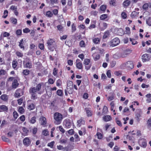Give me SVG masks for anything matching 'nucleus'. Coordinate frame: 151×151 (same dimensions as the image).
Listing matches in <instances>:
<instances>
[{
  "label": "nucleus",
  "instance_id": "nucleus-1",
  "mask_svg": "<svg viewBox=\"0 0 151 151\" xmlns=\"http://www.w3.org/2000/svg\"><path fill=\"white\" fill-rule=\"evenodd\" d=\"M41 84L40 83L38 84L36 87L31 88L29 90V92L31 94V98L32 99L35 100L37 98V95L36 93L41 89Z\"/></svg>",
  "mask_w": 151,
  "mask_h": 151
},
{
  "label": "nucleus",
  "instance_id": "nucleus-2",
  "mask_svg": "<svg viewBox=\"0 0 151 151\" xmlns=\"http://www.w3.org/2000/svg\"><path fill=\"white\" fill-rule=\"evenodd\" d=\"M54 119L55 120V123L57 124H60L63 119L62 114L58 113H56L54 114Z\"/></svg>",
  "mask_w": 151,
  "mask_h": 151
},
{
  "label": "nucleus",
  "instance_id": "nucleus-3",
  "mask_svg": "<svg viewBox=\"0 0 151 151\" xmlns=\"http://www.w3.org/2000/svg\"><path fill=\"white\" fill-rule=\"evenodd\" d=\"M47 43L48 49L52 51H53L55 46V42L54 40L52 39H50L48 40Z\"/></svg>",
  "mask_w": 151,
  "mask_h": 151
},
{
  "label": "nucleus",
  "instance_id": "nucleus-4",
  "mask_svg": "<svg viewBox=\"0 0 151 151\" xmlns=\"http://www.w3.org/2000/svg\"><path fill=\"white\" fill-rule=\"evenodd\" d=\"M23 64L25 68H31L32 67V62L29 58H26L25 60L24 61Z\"/></svg>",
  "mask_w": 151,
  "mask_h": 151
},
{
  "label": "nucleus",
  "instance_id": "nucleus-5",
  "mask_svg": "<svg viewBox=\"0 0 151 151\" xmlns=\"http://www.w3.org/2000/svg\"><path fill=\"white\" fill-rule=\"evenodd\" d=\"M120 41L118 38H115L112 40L110 42V46L114 47L117 45L119 43Z\"/></svg>",
  "mask_w": 151,
  "mask_h": 151
},
{
  "label": "nucleus",
  "instance_id": "nucleus-6",
  "mask_svg": "<svg viewBox=\"0 0 151 151\" xmlns=\"http://www.w3.org/2000/svg\"><path fill=\"white\" fill-rule=\"evenodd\" d=\"M150 56L149 54H144L142 56V61L145 62L147 61H149L150 60Z\"/></svg>",
  "mask_w": 151,
  "mask_h": 151
},
{
  "label": "nucleus",
  "instance_id": "nucleus-7",
  "mask_svg": "<svg viewBox=\"0 0 151 151\" xmlns=\"http://www.w3.org/2000/svg\"><path fill=\"white\" fill-rule=\"evenodd\" d=\"M64 124L67 128H70L71 126V123L70 120L68 119H67L64 121Z\"/></svg>",
  "mask_w": 151,
  "mask_h": 151
},
{
  "label": "nucleus",
  "instance_id": "nucleus-8",
  "mask_svg": "<svg viewBox=\"0 0 151 151\" xmlns=\"http://www.w3.org/2000/svg\"><path fill=\"white\" fill-rule=\"evenodd\" d=\"M23 143L24 145L28 146L31 143V141L28 137H26L23 140Z\"/></svg>",
  "mask_w": 151,
  "mask_h": 151
},
{
  "label": "nucleus",
  "instance_id": "nucleus-9",
  "mask_svg": "<svg viewBox=\"0 0 151 151\" xmlns=\"http://www.w3.org/2000/svg\"><path fill=\"white\" fill-rule=\"evenodd\" d=\"M130 51L129 50H126L124 51L121 53V57L122 58L126 57L130 53V52H128Z\"/></svg>",
  "mask_w": 151,
  "mask_h": 151
},
{
  "label": "nucleus",
  "instance_id": "nucleus-10",
  "mask_svg": "<svg viewBox=\"0 0 151 151\" xmlns=\"http://www.w3.org/2000/svg\"><path fill=\"white\" fill-rule=\"evenodd\" d=\"M40 123L42 125H44L46 124V119L45 117H42L40 119Z\"/></svg>",
  "mask_w": 151,
  "mask_h": 151
},
{
  "label": "nucleus",
  "instance_id": "nucleus-11",
  "mask_svg": "<svg viewBox=\"0 0 151 151\" xmlns=\"http://www.w3.org/2000/svg\"><path fill=\"white\" fill-rule=\"evenodd\" d=\"M19 85V83H18L17 80L14 79L13 81L12 85V87L13 88H16Z\"/></svg>",
  "mask_w": 151,
  "mask_h": 151
},
{
  "label": "nucleus",
  "instance_id": "nucleus-12",
  "mask_svg": "<svg viewBox=\"0 0 151 151\" xmlns=\"http://www.w3.org/2000/svg\"><path fill=\"white\" fill-rule=\"evenodd\" d=\"M126 65L127 67L131 69H132L134 67L133 63L131 61H128L127 62Z\"/></svg>",
  "mask_w": 151,
  "mask_h": 151
},
{
  "label": "nucleus",
  "instance_id": "nucleus-13",
  "mask_svg": "<svg viewBox=\"0 0 151 151\" xmlns=\"http://www.w3.org/2000/svg\"><path fill=\"white\" fill-rule=\"evenodd\" d=\"M103 120L106 122L110 121L111 119V116L108 115L105 116L103 117Z\"/></svg>",
  "mask_w": 151,
  "mask_h": 151
},
{
  "label": "nucleus",
  "instance_id": "nucleus-14",
  "mask_svg": "<svg viewBox=\"0 0 151 151\" xmlns=\"http://www.w3.org/2000/svg\"><path fill=\"white\" fill-rule=\"evenodd\" d=\"M22 92V90L19 89L17 90L15 93L14 95L15 97H19L21 96V93Z\"/></svg>",
  "mask_w": 151,
  "mask_h": 151
},
{
  "label": "nucleus",
  "instance_id": "nucleus-15",
  "mask_svg": "<svg viewBox=\"0 0 151 151\" xmlns=\"http://www.w3.org/2000/svg\"><path fill=\"white\" fill-rule=\"evenodd\" d=\"M73 88V84L72 81H69L67 84V89L69 90V88Z\"/></svg>",
  "mask_w": 151,
  "mask_h": 151
},
{
  "label": "nucleus",
  "instance_id": "nucleus-16",
  "mask_svg": "<svg viewBox=\"0 0 151 151\" xmlns=\"http://www.w3.org/2000/svg\"><path fill=\"white\" fill-rule=\"evenodd\" d=\"M141 146L143 147H145L147 146L146 140L145 139H142L141 140Z\"/></svg>",
  "mask_w": 151,
  "mask_h": 151
},
{
  "label": "nucleus",
  "instance_id": "nucleus-17",
  "mask_svg": "<svg viewBox=\"0 0 151 151\" xmlns=\"http://www.w3.org/2000/svg\"><path fill=\"white\" fill-rule=\"evenodd\" d=\"M93 57L95 61H96L99 59L100 56L99 54H94L93 55Z\"/></svg>",
  "mask_w": 151,
  "mask_h": 151
},
{
  "label": "nucleus",
  "instance_id": "nucleus-18",
  "mask_svg": "<svg viewBox=\"0 0 151 151\" xmlns=\"http://www.w3.org/2000/svg\"><path fill=\"white\" fill-rule=\"evenodd\" d=\"M0 108L3 111H7L8 110L7 107L4 105H2L0 106Z\"/></svg>",
  "mask_w": 151,
  "mask_h": 151
},
{
  "label": "nucleus",
  "instance_id": "nucleus-19",
  "mask_svg": "<svg viewBox=\"0 0 151 151\" xmlns=\"http://www.w3.org/2000/svg\"><path fill=\"white\" fill-rule=\"evenodd\" d=\"M1 99L4 101H6L8 99L7 96L6 94H3L1 96Z\"/></svg>",
  "mask_w": 151,
  "mask_h": 151
},
{
  "label": "nucleus",
  "instance_id": "nucleus-20",
  "mask_svg": "<svg viewBox=\"0 0 151 151\" xmlns=\"http://www.w3.org/2000/svg\"><path fill=\"white\" fill-rule=\"evenodd\" d=\"M35 107V105L33 104H29L27 108L29 110L34 109Z\"/></svg>",
  "mask_w": 151,
  "mask_h": 151
},
{
  "label": "nucleus",
  "instance_id": "nucleus-21",
  "mask_svg": "<svg viewBox=\"0 0 151 151\" xmlns=\"http://www.w3.org/2000/svg\"><path fill=\"white\" fill-rule=\"evenodd\" d=\"M18 65V63L17 60H14L12 62V67L15 69Z\"/></svg>",
  "mask_w": 151,
  "mask_h": 151
},
{
  "label": "nucleus",
  "instance_id": "nucleus-22",
  "mask_svg": "<svg viewBox=\"0 0 151 151\" xmlns=\"http://www.w3.org/2000/svg\"><path fill=\"white\" fill-rule=\"evenodd\" d=\"M23 39H22L19 42V46L21 48H22L23 50H24V46L23 45Z\"/></svg>",
  "mask_w": 151,
  "mask_h": 151
},
{
  "label": "nucleus",
  "instance_id": "nucleus-23",
  "mask_svg": "<svg viewBox=\"0 0 151 151\" xmlns=\"http://www.w3.org/2000/svg\"><path fill=\"white\" fill-rule=\"evenodd\" d=\"M130 4V1L129 0L125 1L123 3V5L124 6H127Z\"/></svg>",
  "mask_w": 151,
  "mask_h": 151
},
{
  "label": "nucleus",
  "instance_id": "nucleus-24",
  "mask_svg": "<svg viewBox=\"0 0 151 151\" xmlns=\"http://www.w3.org/2000/svg\"><path fill=\"white\" fill-rule=\"evenodd\" d=\"M76 66L77 68L79 69H81L82 68V64L80 62L76 63Z\"/></svg>",
  "mask_w": 151,
  "mask_h": 151
},
{
  "label": "nucleus",
  "instance_id": "nucleus-25",
  "mask_svg": "<svg viewBox=\"0 0 151 151\" xmlns=\"http://www.w3.org/2000/svg\"><path fill=\"white\" fill-rule=\"evenodd\" d=\"M102 25L103 27H100V29L101 31L104 30L107 27V24L106 23H103Z\"/></svg>",
  "mask_w": 151,
  "mask_h": 151
},
{
  "label": "nucleus",
  "instance_id": "nucleus-26",
  "mask_svg": "<svg viewBox=\"0 0 151 151\" xmlns=\"http://www.w3.org/2000/svg\"><path fill=\"white\" fill-rule=\"evenodd\" d=\"M116 0H111L109 2L110 5L112 6H115L116 3Z\"/></svg>",
  "mask_w": 151,
  "mask_h": 151
},
{
  "label": "nucleus",
  "instance_id": "nucleus-27",
  "mask_svg": "<svg viewBox=\"0 0 151 151\" xmlns=\"http://www.w3.org/2000/svg\"><path fill=\"white\" fill-rule=\"evenodd\" d=\"M109 35V31H106L104 33V35L103 36V38L104 39H105V38H106L107 37H108V36Z\"/></svg>",
  "mask_w": 151,
  "mask_h": 151
},
{
  "label": "nucleus",
  "instance_id": "nucleus-28",
  "mask_svg": "<svg viewBox=\"0 0 151 151\" xmlns=\"http://www.w3.org/2000/svg\"><path fill=\"white\" fill-rule=\"evenodd\" d=\"M100 39L99 38H95L93 40V42L94 43L97 44L100 41Z\"/></svg>",
  "mask_w": 151,
  "mask_h": 151
},
{
  "label": "nucleus",
  "instance_id": "nucleus-29",
  "mask_svg": "<svg viewBox=\"0 0 151 151\" xmlns=\"http://www.w3.org/2000/svg\"><path fill=\"white\" fill-rule=\"evenodd\" d=\"M79 45L81 47H85L86 44L84 42L83 40L79 42Z\"/></svg>",
  "mask_w": 151,
  "mask_h": 151
},
{
  "label": "nucleus",
  "instance_id": "nucleus-30",
  "mask_svg": "<svg viewBox=\"0 0 151 151\" xmlns=\"http://www.w3.org/2000/svg\"><path fill=\"white\" fill-rule=\"evenodd\" d=\"M6 73V70L1 69L0 70V76H2L5 75Z\"/></svg>",
  "mask_w": 151,
  "mask_h": 151
},
{
  "label": "nucleus",
  "instance_id": "nucleus-31",
  "mask_svg": "<svg viewBox=\"0 0 151 151\" xmlns=\"http://www.w3.org/2000/svg\"><path fill=\"white\" fill-rule=\"evenodd\" d=\"M1 138L2 139L4 142H9L10 141V140L4 136H2L1 137Z\"/></svg>",
  "mask_w": 151,
  "mask_h": 151
},
{
  "label": "nucleus",
  "instance_id": "nucleus-32",
  "mask_svg": "<svg viewBox=\"0 0 151 151\" xmlns=\"http://www.w3.org/2000/svg\"><path fill=\"white\" fill-rule=\"evenodd\" d=\"M96 135L98 139H101L103 137V135L100 132H97Z\"/></svg>",
  "mask_w": 151,
  "mask_h": 151
},
{
  "label": "nucleus",
  "instance_id": "nucleus-33",
  "mask_svg": "<svg viewBox=\"0 0 151 151\" xmlns=\"http://www.w3.org/2000/svg\"><path fill=\"white\" fill-rule=\"evenodd\" d=\"M57 94L60 96H62L63 95V91L61 90H58L57 91Z\"/></svg>",
  "mask_w": 151,
  "mask_h": 151
},
{
  "label": "nucleus",
  "instance_id": "nucleus-34",
  "mask_svg": "<svg viewBox=\"0 0 151 151\" xmlns=\"http://www.w3.org/2000/svg\"><path fill=\"white\" fill-rule=\"evenodd\" d=\"M106 6L104 5L101 6L100 7V10L103 11H105L106 9Z\"/></svg>",
  "mask_w": 151,
  "mask_h": 151
},
{
  "label": "nucleus",
  "instance_id": "nucleus-35",
  "mask_svg": "<svg viewBox=\"0 0 151 151\" xmlns=\"http://www.w3.org/2000/svg\"><path fill=\"white\" fill-rule=\"evenodd\" d=\"M147 24L149 26H151V18H149L146 20Z\"/></svg>",
  "mask_w": 151,
  "mask_h": 151
},
{
  "label": "nucleus",
  "instance_id": "nucleus-36",
  "mask_svg": "<svg viewBox=\"0 0 151 151\" xmlns=\"http://www.w3.org/2000/svg\"><path fill=\"white\" fill-rule=\"evenodd\" d=\"M107 17V15L106 14H103L101 16L100 18L101 20H104Z\"/></svg>",
  "mask_w": 151,
  "mask_h": 151
},
{
  "label": "nucleus",
  "instance_id": "nucleus-37",
  "mask_svg": "<svg viewBox=\"0 0 151 151\" xmlns=\"http://www.w3.org/2000/svg\"><path fill=\"white\" fill-rule=\"evenodd\" d=\"M19 112L21 114H22L24 112V108L22 106L19 107L18 110Z\"/></svg>",
  "mask_w": 151,
  "mask_h": 151
},
{
  "label": "nucleus",
  "instance_id": "nucleus-38",
  "mask_svg": "<svg viewBox=\"0 0 151 151\" xmlns=\"http://www.w3.org/2000/svg\"><path fill=\"white\" fill-rule=\"evenodd\" d=\"M8 12L7 10H5L4 13V15L3 16V17L4 18H6L8 15Z\"/></svg>",
  "mask_w": 151,
  "mask_h": 151
},
{
  "label": "nucleus",
  "instance_id": "nucleus-39",
  "mask_svg": "<svg viewBox=\"0 0 151 151\" xmlns=\"http://www.w3.org/2000/svg\"><path fill=\"white\" fill-rule=\"evenodd\" d=\"M84 64L86 65H88L90 62V60L89 59H85L84 60Z\"/></svg>",
  "mask_w": 151,
  "mask_h": 151
},
{
  "label": "nucleus",
  "instance_id": "nucleus-40",
  "mask_svg": "<svg viewBox=\"0 0 151 151\" xmlns=\"http://www.w3.org/2000/svg\"><path fill=\"white\" fill-rule=\"evenodd\" d=\"M149 6V5L147 3L144 4L142 6V8L146 10L147 9Z\"/></svg>",
  "mask_w": 151,
  "mask_h": 151
},
{
  "label": "nucleus",
  "instance_id": "nucleus-41",
  "mask_svg": "<svg viewBox=\"0 0 151 151\" xmlns=\"http://www.w3.org/2000/svg\"><path fill=\"white\" fill-rule=\"evenodd\" d=\"M36 117L35 116L33 117L31 119L30 122L32 124H34L36 122Z\"/></svg>",
  "mask_w": 151,
  "mask_h": 151
},
{
  "label": "nucleus",
  "instance_id": "nucleus-42",
  "mask_svg": "<svg viewBox=\"0 0 151 151\" xmlns=\"http://www.w3.org/2000/svg\"><path fill=\"white\" fill-rule=\"evenodd\" d=\"M116 62L114 61H111L110 63V66L111 68L114 67L116 64Z\"/></svg>",
  "mask_w": 151,
  "mask_h": 151
},
{
  "label": "nucleus",
  "instance_id": "nucleus-43",
  "mask_svg": "<svg viewBox=\"0 0 151 151\" xmlns=\"http://www.w3.org/2000/svg\"><path fill=\"white\" fill-rule=\"evenodd\" d=\"M23 73L24 75L27 76L29 74V71L28 70H23Z\"/></svg>",
  "mask_w": 151,
  "mask_h": 151
},
{
  "label": "nucleus",
  "instance_id": "nucleus-44",
  "mask_svg": "<svg viewBox=\"0 0 151 151\" xmlns=\"http://www.w3.org/2000/svg\"><path fill=\"white\" fill-rule=\"evenodd\" d=\"M114 99V96L113 95H112L111 96H108L107 97V99L108 101H110L113 100Z\"/></svg>",
  "mask_w": 151,
  "mask_h": 151
},
{
  "label": "nucleus",
  "instance_id": "nucleus-45",
  "mask_svg": "<svg viewBox=\"0 0 151 151\" xmlns=\"http://www.w3.org/2000/svg\"><path fill=\"white\" fill-rule=\"evenodd\" d=\"M54 143V142L52 141L50 143H48L47 144V146L49 147H50L51 148H52Z\"/></svg>",
  "mask_w": 151,
  "mask_h": 151
},
{
  "label": "nucleus",
  "instance_id": "nucleus-46",
  "mask_svg": "<svg viewBox=\"0 0 151 151\" xmlns=\"http://www.w3.org/2000/svg\"><path fill=\"white\" fill-rule=\"evenodd\" d=\"M46 15L49 17H51L52 16V14L50 11H48L46 12Z\"/></svg>",
  "mask_w": 151,
  "mask_h": 151
},
{
  "label": "nucleus",
  "instance_id": "nucleus-47",
  "mask_svg": "<svg viewBox=\"0 0 151 151\" xmlns=\"http://www.w3.org/2000/svg\"><path fill=\"white\" fill-rule=\"evenodd\" d=\"M22 33V31L21 29H18L16 31V34L17 35H21Z\"/></svg>",
  "mask_w": 151,
  "mask_h": 151
},
{
  "label": "nucleus",
  "instance_id": "nucleus-48",
  "mask_svg": "<svg viewBox=\"0 0 151 151\" xmlns=\"http://www.w3.org/2000/svg\"><path fill=\"white\" fill-rule=\"evenodd\" d=\"M130 41L132 42V43L133 45H135L137 43V41L134 39L130 38Z\"/></svg>",
  "mask_w": 151,
  "mask_h": 151
},
{
  "label": "nucleus",
  "instance_id": "nucleus-49",
  "mask_svg": "<svg viewBox=\"0 0 151 151\" xmlns=\"http://www.w3.org/2000/svg\"><path fill=\"white\" fill-rule=\"evenodd\" d=\"M42 134L45 136H46L48 134V132L47 130H44L42 132Z\"/></svg>",
  "mask_w": 151,
  "mask_h": 151
},
{
  "label": "nucleus",
  "instance_id": "nucleus-50",
  "mask_svg": "<svg viewBox=\"0 0 151 151\" xmlns=\"http://www.w3.org/2000/svg\"><path fill=\"white\" fill-rule=\"evenodd\" d=\"M86 111L87 115L88 116H91L92 114L91 111L88 110V109H86Z\"/></svg>",
  "mask_w": 151,
  "mask_h": 151
},
{
  "label": "nucleus",
  "instance_id": "nucleus-51",
  "mask_svg": "<svg viewBox=\"0 0 151 151\" xmlns=\"http://www.w3.org/2000/svg\"><path fill=\"white\" fill-rule=\"evenodd\" d=\"M23 32L24 33H27L30 32V30L27 28H26L23 29Z\"/></svg>",
  "mask_w": 151,
  "mask_h": 151
},
{
  "label": "nucleus",
  "instance_id": "nucleus-52",
  "mask_svg": "<svg viewBox=\"0 0 151 151\" xmlns=\"http://www.w3.org/2000/svg\"><path fill=\"white\" fill-rule=\"evenodd\" d=\"M16 54L18 57H22L23 56V54L19 52H17Z\"/></svg>",
  "mask_w": 151,
  "mask_h": 151
},
{
  "label": "nucleus",
  "instance_id": "nucleus-53",
  "mask_svg": "<svg viewBox=\"0 0 151 151\" xmlns=\"http://www.w3.org/2000/svg\"><path fill=\"white\" fill-rule=\"evenodd\" d=\"M13 114L14 117V118L15 119H16L18 117V113H17V112L16 111H14L13 112Z\"/></svg>",
  "mask_w": 151,
  "mask_h": 151
},
{
  "label": "nucleus",
  "instance_id": "nucleus-54",
  "mask_svg": "<svg viewBox=\"0 0 151 151\" xmlns=\"http://www.w3.org/2000/svg\"><path fill=\"white\" fill-rule=\"evenodd\" d=\"M108 77L109 78H111V71L109 70L107 71L106 73Z\"/></svg>",
  "mask_w": 151,
  "mask_h": 151
},
{
  "label": "nucleus",
  "instance_id": "nucleus-55",
  "mask_svg": "<svg viewBox=\"0 0 151 151\" xmlns=\"http://www.w3.org/2000/svg\"><path fill=\"white\" fill-rule=\"evenodd\" d=\"M12 22L14 24H16L17 23V20L16 19L11 18Z\"/></svg>",
  "mask_w": 151,
  "mask_h": 151
},
{
  "label": "nucleus",
  "instance_id": "nucleus-56",
  "mask_svg": "<svg viewBox=\"0 0 151 151\" xmlns=\"http://www.w3.org/2000/svg\"><path fill=\"white\" fill-rule=\"evenodd\" d=\"M74 137L76 139L75 140L76 142L79 141L80 139L79 138V136L77 134H76L74 135Z\"/></svg>",
  "mask_w": 151,
  "mask_h": 151
},
{
  "label": "nucleus",
  "instance_id": "nucleus-57",
  "mask_svg": "<svg viewBox=\"0 0 151 151\" xmlns=\"http://www.w3.org/2000/svg\"><path fill=\"white\" fill-rule=\"evenodd\" d=\"M59 129L60 131L62 132L63 133H64L65 132V131L64 130V129L61 126H60L59 127Z\"/></svg>",
  "mask_w": 151,
  "mask_h": 151
},
{
  "label": "nucleus",
  "instance_id": "nucleus-58",
  "mask_svg": "<svg viewBox=\"0 0 151 151\" xmlns=\"http://www.w3.org/2000/svg\"><path fill=\"white\" fill-rule=\"evenodd\" d=\"M121 15L124 19H126L127 17V14L125 12H122L121 14Z\"/></svg>",
  "mask_w": 151,
  "mask_h": 151
},
{
  "label": "nucleus",
  "instance_id": "nucleus-59",
  "mask_svg": "<svg viewBox=\"0 0 151 151\" xmlns=\"http://www.w3.org/2000/svg\"><path fill=\"white\" fill-rule=\"evenodd\" d=\"M22 130L25 133L27 134L28 132L29 131L27 129L24 127H23Z\"/></svg>",
  "mask_w": 151,
  "mask_h": 151
},
{
  "label": "nucleus",
  "instance_id": "nucleus-60",
  "mask_svg": "<svg viewBox=\"0 0 151 151\" xmlns=\"http://www.w3.org/2000/svg\"><path fill=\"white\" fill-rule=\"evenodd\" d=\"M118 119L117 118H116L115 119L116 121V122L117 124L119 126H122V123H121V122H120V121H119V120H117V119Z\"/></svg>",
  "mask_w": 151,
  "mask_h": 151
},
{
  "label": "nucleus",
  "instance_id": "nucleus-61",
  "mask_svg": "<svg viewBox=\"0 0 151 151\" xmlns=\"http://www.w3.org/2000/svg\"><path fill=\"white\" fill-rule=\"evenodd\" d=\"M57 71L58 70L55 68H54L53 74L54 76H55L57 75Z\"/></svg>",
  "mask_w": 151,
  "mask_h": 151
},
{
  "label": "nucleus",
  "instance_id": "nucleus-62",
  "mask_svg": "<svg viewBox=\"0 0 151 151\" xmlns=\"http://www.w3.org/2000/svg\"><path fill=\"white\" fill-rule=\"evenodd\" d=\"M20 119L22 121V122H24L25 120V116L24 115L21 116L19 117Z\"/></svg>",
  "mask_w": 151,
  "mask_h": 151
},
{
  "label": "nucleus",
  "instance_id": "nucleus-63",
  "mask_svg": "<svg viewBox=\"0 0 151 151\" xmlns=\"http://www.w3.org/2000/svg\"><path fill=\"white\" fill-rule=\"evenodd\" d=\"M37 128L35 127L34 128L32 129V133L33 134H35L37 132Z\"/></svg>",
  "mask_w": 151,
  "mask_h": 151
},
{
  "label": "nucleus",
  "instance_id": "nucleus-64",
  "mask_svg": "<svg viewBox=\"0 0 151 151\" xmlns=\"http://www.w3.org/2000/svg\"><path fill=\"white\" fill-rule=\"evenodd\" d=\"M147 124L148 127H150L151 126V119H149L147 121Z\"/></svg>",
  "mask_w": 151,
  "mask_h": 151
}]
</instances>
